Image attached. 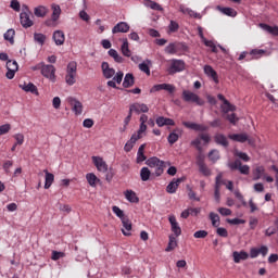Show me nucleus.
Instances as JSON below:
<instances>
[{
    "instance_id": "nucleus-1",
    "label": "nucleus",
    "mask_w": 278,
    "mask_h": 278,
    "mask_svg": "<svg viewBox=\"0 0 278 278\" xmlns=\"http://www.w3.org/2000/svg\"><path fill=\"white\" fill-rule=\"evenodd\" d=\"M76 77H77V63L70 62L66 68L65 84H67V86H75V83L77 81Z\"/></svg>"
},
{
    "instance_id": "nucleus-2",
    "label": "nucleus",
    "mask_w": 278,
    "mask_h": 278,
    "mask_svg": "<svg viewBox=\"0 0 278 278\" xmlns=\"http://www.w3.org/2000/svg\"><path fill=\"white\" fill-rule=\"evenodd\" d=\"M182 101H185L186 103H194L195 105H199V106L205 105V100L201 99L199 94L190 90L182 91Z\"/></svg>"
},
{
    "instance_id": "nucleus-3",
    "label": "nucleus",
    "mask_w": 278,
    "mask_h": 278,
    "mask_svg": "<svg viewBox=\"0 0 278 278\" xmlns=\"http://www.w3.org/2000/svg\"><path fill=\"white\" fill-rule=\"evenodd\" d=\"M201 140L204 141V144H210L212 138L208 134H200L195 139H193L190 144L194 147L199 153H203V147H201Z\"/></svg>"
},
{
    "instance_id": "nucleus-4",
    "label": "nucleus",
    "mask_w": 278,
    "mask_h": 278,
    "mask_svg": "<svg viewBox=\"0 0 278 278\" xmlns=\"http://www.w3.org/2000/svg\"><path fill=\"white\" fill-rule=\"evenodd\" d=\"M230 170H239L241 175H249L251 173V167L249 165H242V161L236 160L228 164Z\"/></svg>"
},
{
    "instance_id": "nucleus-5",
    "label": "nucleus",
    "mask_w": 278,
    "mask_h": 278,
    "mask_svg": "<svg viewBox=\"0 0 278 278\" xmlns=\"http://www.w3.org/2000/svg\"><path fill=\"white\" fill-rule=\"evenodd\" d=\"M67 103L72 105V111L76 114V116H79L84 113V104L76 98L68 97Z\"/></svg>"
},
{
    "instance_id": "nucleus-6",
    "label": "nucleus",
    "mask_w": 278,
    "mask_h": 278,
    "mask_svg": "<svg viewBox=\"0 0 278 278\" xmlns=\"http://www.w3.org/2000/svg\"><path fill=\"white\" fill-rule=\"evenodd\" d=\"M7 79H14V75L18 72V63L16 61L9 60L7 62Z\"/></svg>"
},
{
    "instance_id": "nucleus-7",
    "label": "nucleus",
    "mask_w": 278,
    "mask_h": 278,
    "mask_svg": "<svg viewBox=\"0 0 278 278\" xmlns=\"http://www.w3.org/2000/svg\"><path fill=\"white\" fill-rule=\"evenodd\" d=\"M41 75H43V77L47 79H50V81H55V66L43 64Z\"/></svg>"
},
{
    "instance_id": "nucleus-8",
    "label": "nucleus",
    "mask_w": 278,
    "mask_h": 278,
    "mask_svg": "<svg viewBox=\"0 0 278 278\" xmlns=\"http://www.w3.org/2000/svg\"><path fill=\"white\" fill-rule=\"evenodd\" d=\"M181 71H186V62L181 60H173L169 67V75H175V73H181Z\"/></svg>"
},
{
    "instance_id": "nucleus-9",
    "label": "nucleus",
    "mask_w": 278,
    "mask_h": 278,
    "mask_svg": "<svg viewBox=\"0 0 278 278\" xmlns=\"http://www.w3.org/2000/svg\"><path fill=\"white\" fill-rule=\"evenodd\" d=\"M266 177V168L262 165H257L252 169V179L253 181H260Z\"/></svg>"
},
{
    "instance_id": "nucleus-10",
    "label": "nucleus",
    "mask_w": 278,
    "mask_h": 278,
    "mask_svg": "<svg viewBox=\"0 0 278 278\" xmlns=\"http://www.w3.org/2000/svg\"><path fill=\"white\" fill-rule=\"evenodd\" d=\"M160 90H166V92H169V94H173V92H175V85H170V84L154 85L150 89V92H160Z\"/></svg>"
},
{
    "instance_id": "nucleus-11",
    "label": "nucleus",
    "mask_w": 278,
    "mask_h": 278,
    "mask_svg": "<svg viewBox=\"0 0 278 278\" xmlns=\"http://www.w3.org/2000/svg\"><path fill=\"white\" fill-rule=\"evenodd\" d=\"M228 138L230 140H233V142H241V143L249 142V144H253V140L249 139V135H247L245 132L232 134V135H229Z\"/></svg>"
},
{
    "instance_id": "nucleus-12",
    "label": "nucleus",
    "mask_w": 278,
    "mask_h": 278,
    "mask_svg": "<svg viewBox=\"0 0 278 278\" xmlns=\"http://www.w3.org/2000/svg\"><path fill=\"white\" fill-rule=\"evenodd\" d=\"M101 68L105 79H112L116 75V70L110 67L109 62H102Z\"/></svg>"
},
{
    "instance_id": "nucleus-13",
    "label": "nucleus",
    "mask_w": 278,
    "mask_h": 278,
    "mask_svg": "<svg viewBox=\"0 0 278 278\" xmlns=\"http://www.w3.org/2000/svg\"><path fill=\"white\" fill-rule=\"evenodd\" d=\"M92 162L100 173H108V163L101 156H92Z\"/></svg>"
},
{
    "instance_id": "nucleus-14",
    "label": "nucleus",
    "mask_w": 278,
    "mask_h": 278,
    "mask_svg": "<svg viewBox=\"0 0 278 278\" xmlns=\"http://www.w3.org/2000/svg\"><path fill=\"white\" fill-rule=\"evenodd\" d=\"M168 220L174 236H176V238H179V236H181V227L179 226V223H177V218L175 217V215H170L168 217Z\"/></svg>"
},
{
    "instance_id": "nucleus-15",
    "label": "nucleus",
    "mask_w": 278,
    "mask_h": 278,
    "mask_svg": "<svg viewBox=\"0 0 278 278\" xmlns=\"http://www.w3.org/2000/svg\"><path fill=\"white\" fill-rule=\"evenodd\" d=\"M220 184L225 185V180H223V174H219L216 176L215 179V201H217V203H220Z\"/></svg>"
},
{
    "instance_id": "nucleus-16",
    "label": "nucleus",
    "mask_w": 278,
    "mask_h": 278,
    "mask_svg": "<svg viewBox=\"0 0 278 278\" xmlns=\"http://www.w3.org/2000/svg\"><path fill=\"white\" fill-rule=\"evenodd\" d=\"M31 13H27V12H22L20 14V21H21V25L23 27H25V29L31 27L34 25V21H31V18L29 17Z\"/></svg>"
},
{
    "instance_id": "nucleus-17",
    "label": "nucleus",
    "mask_w": 278,
    "mask_h": 278,
    "mask_svg": "<svg viewBox=\"0 0 278 278\" xmlns=\"http://www.w3.org/2000/svg\"><path fill=\"white\" fill-rule=\"evenodd\" d=\"M130 112H136V114H140L142 112L143 114H147L149 112V106L144 103H132L129 106Z\"/></svg>"
},
{
    "instance_id": "nucleus-18",
    "label": "nucleus",
    "mask_w": 278,
    "mask_h": 278,
    "mask_svg": "<svg viewBox=\"0 0 278 278\" xmlns=\"http://www.w3.org/2000/svg\"><path fill=\"white\" fill-rule=\"evenodd\" d=\"M184 181V178H174L166 187V192L168 194H175L177 192V188H179V184Z\"/></svg>"
},
{
    "instance_id": "nucleus-19",
    "label": "nucleus",
    "mask_w": 278,
    "mask_h": 278,
    "mask_svg": "<svg viewBox=\"0 0 278 278\" xmlns=\"http://www.w3.org/2000/svg\"><path fill=\"white\" fill-rule=\"evenodd\" d=\"M129 29L130 27L129 24H127V22H119L113 27L112 34H127Z\"/></svg>"
},
{
    "instance_id": "nucleus-20",
    "label": "nucleus",
    "mask_w": 278,
    "mask_h": 278,
    "mask_svg": "<svg viewBox=\"0 0 278 278\" xmlns=\"http://www.w3.org/2000/svg\"><path fill=\"white\" fill-rule=\"evenodd\" d=\"M216 10H218V12L225 16H230L231 18H236V16H238V11H236L233 8L217 5Z\"/></svg>"
},
{
    "instance_id": "nucleus-21",
    "label": "nucleus",
    "mask_w": 278,
    "mask_h": 278,
    "mask_svg": "<svg viewBox=\"0 0 278 278\" xmlns=\"http://www.w3.org/2000/svg\"><path fill=\"white\" fill-rule=\"evenodd\" d=\"M184 127H187V129H193V131H207V126L197 124V123H191V122H184L182 123Z\"/></svg>"
},
{
    "instance_id": "nucleus-22",
    "label": "nucleus",
    "mask_w": 278,
    "mask_h": 278,
    "mask_svg": "<svg viewBox=\"0 0 278 278\" xmlns=\"http://www.w3.org/2000/svg\"><path fill=\"white\" fill-rule=\"evenodd\" d=\"M52 38L58 47H61V45H64V41L66 40V37L64 36V31L62 30H55L53 33Z\"/></svg>"
},
{
    "instance_id": "nucleus-23",
    "label": "nucleus",
    "mask_w": 278,
    "mask_h": 278,
    "mask_svg": "<svg viewBox=\"0 0 278 278\" xmlns=\"http://www.w3.org/2000/svg\"><path fill=\"white\" fill-rule=\"evenodd\" d=\"M20 88H22V90H24V92H30L31 94H36V97H38V94H40L38 92V87H36V85H34L33 83L20 85Z\"/></svg>"
},
{
    "instance_id": "nucleus-24",
    "label": "nucleus",
    "mask_w": 278,
    "mask_h": 278,
    "mask_svg": "<svg viewBox=\"0 0 278 278\" xmlns=\"http://www.w3.org/2000/svg\"><path fill=\"white\" fill-rule=\"evenodd\" d=\"M232 257H233V262L235 264H240V262L244 261V260H249V253H247L245 251H235L232 253Z\"/></svg>"
},
{
    "instance_id": "nucleus-25",
    "label": "nucleus",
    "mask_w": 278,
    "mask_h": 278,
    "mask_svg": "<svg viewBox=\"0 0 278 278\" xmlns=\"http://www.w3.org/2000/svg\"><path fill=\"white\" fill-rule=\"evenodd\" d=\"M122 233H124V236H131V222L128 217L122 219Z\"/></svg>"
},
{
    "instance_id": "nucleus-26",
    "label": "nucleus",
    "mask_w": 278,
    "mask_h": 278,
    "mask_svg": "<svg viewBox=\"0 0 278 278\" xmlns=\"http://www.w3.org/2000/svg\"><path fill=\"white\" fill-rule=\"evenodd\" d=\"M204 73L207 75V77H211L215 84H218V74L215 72L214 67L212 65H205L204 66Z\"/></svg>"
},
{
    "instance_id": "nucleus-27",
    "label": "nucleus",
    "mask_w": 278,
    "mask_h": 278,
    "mask_svg": "<svg viewBox=\"0 0 278 278\" xmlns=\"http://www.w3.org/2000/svg\"><path fill=\"white\" fill-rule=\"evenodd\" d=\"M34 14L37 18H45L49 14V9L45 5H39L34 9Z\"/></svg>"
},
{
    "instance_id": "nucleus-28",
    "label": "nucleus",
    "mask_w": 278,
    "mask_h": 278,
    "mask_svg": "<svg viewBox=\"0 0 278 278\" xmlns=\"http://www.w3.org/2000/svg\"><path fill=\"white\" fill-rule=\"evenodd\" d=\"M143 5L150 8V10H156V12H164V8L153 0H143Z\"/></svg>"
},
{
    "instance_id": "nucleus-29",
    "label": "nucleus",
    "mask_w": 278,
    "mask_h": 278,
    "mask_svg": "<svg viewBox=\"0 0 278 278\" xmlns=\"http://www.w3.org/2000/svg\"><path fill=\"white\" fill-rule=\"evenodd\" d=\"M258 26L264 31H267V34H271V36H278V26H270V25L265 24V23H261V24H258Z\"/></svg>"
},
{
    "instance_id": "nucleus-30",
    "label": "nucleus",
    "mask_w": 278,
    "mask_h": 278,
    "mask_svg": "<svg viewBox=\"0 0 278 278\" xmlns=\"http://www.w3.org/2000/svg\"><path fill=\"white\" fill-rule=\"evenodd\" d=\"M138 140H140V136H136V134H134L130 138V140H128L124 147V151H126V153H129V151H131V149H134V146L136 144V142H138Z\"/></svg>"
},
{
    "instance_id": "nucleus-31",
    "label": "nucleus",
    "mask_w": 278,
    "mask_h": 278,
    "mask_svg": "<svg viewBox=\"0 0 278 278\" xmlns=\"http://www.w3.org/2000/svg\"><path fill=\"white\" fill-rule=\"evenodd\" d=\"M134 84H136V78L134 77V74H126L123 81V88H131Z\"/></svg>"
},
{
    "instance_id": "nucleus-32",
    "label": "nucleus",
    "mask_w": 278,
    "mask_h": 278,
    "mask_svg": "<svg viewBox=\"0 0 278 278\" xmlns=\"http://www.w3.org/2000/svg\"><path fill=\"white\" fill-rule=\"evenodd\" d=\"M43 173L46 175L45 189L49 190V188H51V186L53 185V181H55V176L49 173V170L47 169H45Z\"/></svg>"
},
{
    "instance_id": "nucleus-33",
    "label": "nucleus",
    "mask_w": 278,
    "mask_h": 278,
    "mask_svg": "<svg viewBox=\"0 0 278 278\" xmlns=\"http://www.w3.org/2000/svg\"><path fill=\"white\" fill-rule=\"evenodd\" d=\"M214 141L216 142V144H220V147H229V141L227 140V137L223 134L215 135Z\"/></svg>"
},
{
    "instance_id": "nucleus-34",
    "label": "nucleus",
    "mask_w": 278,
    "mask_h": 278,
    "mask_svg": "<svg viewBox=\"0 0 278 278\" xmlns=\"http://www.w3.org/2000/svg\"><path fill=\"white\" fill-rule=\"evenodd\" d=\"M125 197L129 203H139L140 199L138 195L134 192V190H126Z\"/></svg>"
},
{
    "instance_id": "nucleus-35",
    "label": "nucleus",
    "mask_w": 278,
    "mask_h": 278,
    "mask_svg": "<svg viewBox=\"0 0 278 278\" xmlns=\"http://www.w3.org/2000/svg\"><path fill=\"white\" fill-rule=\"evenodd\" d=\"M52 10V21H58L60 18V14H62V9L60 8L59 4L53 3L51 5Z\"/></svg>"
},
{
    "instance_id": "nucleus-36",
    "label": "nucleus",
    "mask_w": 278,
    "mask_h": 278,
    "mask_svg": "<svg viewBox=\"0 0 278 278\" xmlns=\"http://www.w3.org/2000/svg\"><path fill=\"white\" fill-rule=\"evenodd\" d=\"M175 249H177V238H175V236H169V241H168V245L165 249V251L167 253H170V251H175Z\"/></svg>"
},
{
    "instance_id": "nucleus-37",
    "label": "nucleus",
    "mask_w": 278,
    "mask_h": 278,
    "mask_svg": "<svg viewBox=\"0 0 278 278\" xmlns=\"http://www.w3.org/2000/svg\"><path fill=\"white\" fill-rule=\"evenodd\" d=\"M34 40H35V42L40 45V47H42L45 45V42H47V35H45L42 33H35Z\"/></svg>"
},
{
    "instance_id": "nucleus-38",
    "label": "nucleus",
    "mask_w": 278,
    "mask_h": 278,
    "mask_svg": "<svg viewBox=\"0 0 278 278\" xmlns=\"http://www.w3.org/2000/svg\"><path fill=\"white\" fill-rule=\"evenodd\" d=\"M109 55H110L111 58H113V60H114L115 62H117V64H123L124 59H123V56H121V55L118 54V51H116L115 49H110V50H109Z\"/></svg>"
},
{
    "instance_id": "nucleus-39",
    "label": "nucleus",
    "mask_w": 278,
    "mask_h": 278,
    "mask_svg": "<svg viewBox=\"0 0 278 278\" xmlns=\"http://www.w3.org/2000/svg\"><path fill=\"white\" fill-rule=\"evenodd\" d=\"M121 49L123 55H125L126 58H131V50H129V41H127V39H124Z\"/></svg>"
},
{
    "instance_id": "nucleus-40",
    "label": "nucleus",
    "mask_w": 278,
    "mask_h": 278,
    "mask_svg": "<svg viewBox=\"0 0 278 278\" xmlns=\"http://www.w3.org/2000/svg\"><path fill=\"white\" fill-rule=\"evenodd\" d=\"M14 36H16V31L12 28L8 29L4 34V40H8L10 45H14Z\"/></svg>"
},
{
    "instance_id": "nucleus-41",
    "label": "nucleus",
    "mask_w": 278,
    "mask_h": 278,
    "mask_svg": "<svg viewBox=\"0 0 278 278\" xmlns=\"http://www.w3.org/2000/svg\"><path fill=\"white\" fill-rule=\"evenodd\" d=\"M144 147L146 144H141L137 152V163L140 164V162H144L147 160V156L144 155Z\"/></svg>"
},
{
    "instance_id": "nucleus-42",
    "label": "nucleus",
    "mask_w": 278,
    "mask_h": 278,
    "mask_svg": "<svg viewBox=\"0 0 278 278\" xmlns=\"http://www.w3.org/2000/svg\"><path fill=\"white\" fill-rule=\"evenodd\" d=\"M208 159L211 162H213V164H216V162L220 160V152L218 150H211L208 153Z\"/></svg>"
},
{
    "instance_id": "nucleus-43",
    "label": "nucleus",
    "mask_w": 278,
    "mask_h": 278,
    "mask_svg": "<svg viewBox=\"0 0 278 278\" xmlns=\"http://www.w3.org/2000/svg\"><path fill=\"white\" fill-rule=\"evenodd\" d=\"M86 179L89 186H91L92 188H94V186H97V181H99V178H97V175H94L93 173L87 174Z\"/></svg>"
},
{
    "instance_id": "nucleus-44",
    "label": "nucleus",
    "mask_w": 278,
    "mask_h": 278,
    "mask_svg": "<svg viewBox=\"0 0 278 278\" xmlns=\"http://www.w3.org/2000/svg\"><path fill=\"white\" fill-rule=\"evenodd\" d=\"M140 177L142 181H149L150 177H151V170L149 169V167H142L140 170Z\"/></svg>"
},
{
    "instance_id": "nucleus-45",
    "label": "nucleus",
    "mask_w": 278,
    "mask_h": 278,
    "mask_svg": "<svg viewBox=\"0 0 278 278\" xmlns=\"http://www.w3.org/2000/svg\"><path fill=\"white\" fill-rule=\"evenodd\" d=\"M210 220L213 225V227H218L220 225V216L218 214L211 212L210 213Z\"/></svg>"
},
{
    "instance_id": "nucleus-46",
    "label": "nucleus",
    "mask_w": 278,
    "mask_h": 278,
    "mask_svg": "<svg viewBox=\"0 0 278 278\" xmlns=\"http://www.w3.org/2000/svg\"><path fill=\"white\" fill-rule=\"evenodd\" d=\"M162 161H160V159L153 156L150 157L146 164L150 167V168H155Z\"/></svg>"
},
{
    "instance_id": "nucleus-47",
    "label": "nucleus",
    "mask_w": 278,
    "mask_h": 278,
    "mask_svg": "<svg viewBox=\"0 0 278 278\" xmlns=\"http://www.w3.org/2000/svg\"><path fill=\"white\" fill-rule=\"evenodd\" d=\"M222 110L223 112H225V114H227L228 112H236V105L230 104L229 101H225Z\"/></svg>"
},
{
    "instance_id": "nucleus-48",
    "label": "nucleus",
    "mask_w": 278,
    "mask_h": 278,
    "mask_svg": "<svg viewBox=\"0 0 278 278\" xmlns=\"http://www.w3.org/2000/svg\"><path fill=\"white\" fill-rule=\"evenodd\" d=\"M164 168H166V163L161 161V163L155 167V175L160 177L164 173Z\"/></svg>"
},
{
    "instance_id": "nucleus-49",
    "label": "nucleus",
    "mask_w": 278,
    "mask_h": 278,
    "mask_svg": "<svg viewBox=\"0 0 278 278\" xmlns=\"http://www.w3.org/2000/svg\"><path fill=\"white\" fill-rule=\"evenodd\" d=\"M112 211L114 212V214L116 215L117 218H121V220H123V218H127V216H125V212H123V210H121V207L113 206Z\"/></svg>"
},
{
    "instance_id": "nucleus-50",
    "label": "nucleus",
    "mask_w": 278,
    "mask_h": 278,
    "mask_svg": "<svg viewBox=\"0 0 278 278\" xmlns=\"http://www.w3.org/2000/svg\"><path fill=\"white\" fill-rule=\"evenodd\" d=\"M168 29L170 34H175V31H179V23L172 20L169 22Z\"/></svg>"
},
{
    "instance_id": "nucleus-51",
    "label": "nucleus",
    "mask_w": 278,
    "mask_h": 278,
    "mask_svg": "<svg viewBox=\"0 0 278 278\" xmlns=\"http://www.w3.org/2000/svg\"><path fill=\"white\" fill-rule=\"evenodd\" d=\"M12 166H14V161H4L2 168L7 175H10Z\"/></svg>"
},
{
    "instance_id": "nucleus-52",
    "label": "nucleus",
    "mask_w": 278,
    "mask_h": 278,
    "mask_svg": "<svg viewBox=\"0 0 278 278\" xmlns=\"http://www.w3.org/2000/svg\"><path fill=\"white\" fill-rule=\"evenodd\" d=\"M199 170L200 173H202V175H204V177H210V175H212V170H210V167H207V165H200L199 166Z\"/></svg>"
},
{
    "instance_id": "nucleus-53",
    "label": "nucleus",
    "mask_w": 278,
    "mask_h": 278,
    "mask_svg": "<svg viewBox=\"0 0 278 278\" xmlns=\"http://www.w3.org/2000/svg\"><path fill=\"white\" fill-rule=\"evenodd\" d=\"M65 256L66 254H64V252L52 251L51 260H53V262H58V260H62V257Z\"/></svg>"
},
{
    "instance_id": "nucleus-54",
    "label": "nucleus",
    "mask_w": 278,
    "mask_h": 278,
    "mask_svg": "<svg viewBox=\"0 0 278 278\" xmlns=\"http://www.w3.org/2000/svg\"><path fill=\"white\" fill-rule=\"evenodd\" d=\"M177 140H179V135H177V132H170L167 137V141L170 143V144H175V142H177Z\"/></svg>"
},
{
    "instance_id": "nucleus-55",
    "label": "nucleus",
    "mask_w": 278,
    "mask_h": 278,
    "mask_svg": "<svg viewBox=\"0 0 278 278\" xmlns=\"http://www.w3.org/2000/svg\"><path fill=\"white\" fill-rule=\"evenodd\" d=\"M10 8L14 10V12H21V2H18V0H11Z\"/></svg>"
},
{
    "instance_id": "nucleus-56",
    "label": "nucleus",
    "mask_w": 278,
    "mask_h": 278,
    "mask_svg": "<svg viewBox=\"0 0 278 278\" xmlns=\"http://www.w3.org/2000/svg\"><path fill=\"white\" fill-rule=\"evenodd\" d=\"M205 165V155H203V152H199L197 155V166H203Z\"/></svg>"
},
{
    "instance_id": "nucleus-57",
    "label": "nucleus",
    "mask_w": 278,
    "mask_h": 278,
    "mask_svg": "<svg viewBox=\"0 0 278 278\" xmlns=\"http://www.w3.org/2000/svg\"><path fill=\"white\" fill-rule=\"evenodd\" d=\"M193 238L203 239L207 238V230H198L193 233Z\"/></svg>"
},
{
    "instance_id": "nucleus-58",
    "label": "nucleus",
    "mask_w": 278,
    "mask_h": 278,
    "mask_svg": "<svg viewBox=\"0 0 278 278\" xmlns=\"http://www.w3.org/2000/svg\"><path fill=\"white\" fill-rule=\"evenodd\" d=\"M264 53H266V50L253 49V50H251L250 55H254L255 58H262V55H264Z\"/></svg>"
},
{
    "instance_id": "nucleus-59",
    "label": "nucleus",
    "mask_w": 278,
    "mask_h": 278,
    "mask_svg": "<svg viewBox=\"0 0 278 278\" xmlns=\"http://www.w3.org/2000/svg\"><path fill=\"white\" fill-rule=\"evenodd\" d=\"M139 70L142 73H146V75H151V70L149 68V65L144 62L139 64Z\"/></svg>"
},
{
    "instance_id": "nucleus-60",
    "label": "nucleus",
    "mask_w": 278,
    "mask_h": 278,
    "mask_svg": "<svg viewBox=\"0 0 278 278\" xmlns=\"http://www.w3.org/2000/svg\"><path fill=\"white\" fill-rule=\"evenodd\" d=\"M124 76H125V74L123 72H117L115 74V76L113 77L114 83L115 84H122Z\"/></svg>"
},
{
    "instance_id": "nucleus-61",
    "label": "nucleus",
    "mask_w": 278,
    "mask_h": 278,
    "mask_svg": "<svg viewBox=\"0 0 278 278\" xmlns=\"http://www.w3.org/2000/svg\"><path fill=\"white\" fill-rule=\"evenodd\" d=\"M165 51L169 53L170 55L177 53V47H175V43H169L166 48Z\"/></svg>"
},
{
    "instance_id": "nucleus-62",
    "label": "nucleus",
    "mask_w": 278,
    "mask_h": 278,
    "mask_svg": "<svg viewBox=\"0 0 278 278\" xmlns=\"http://www.w3.org/2000/svg\"><path fill=\"white\" fill-rule=\"evenodd\" d=\"M12 129V126L10 124H4L0 126V136H4V134H8Z\"/></svg>"
},
{
    "instance_id": "nucleus-63",
    "label": "nucleus",
    "mask_w": 278,
    "mask_h": 278,
    "mask_svg": "<svg viewBox=\"0 0 278 278\" xmlns=\"http://www.w3.org/2000/svg\"><path fill=\"white\" fill-rule=\"evenodd\" d=\"M222 216H231V210L227 207H219L217 210Z\"/></svg>"
},
{
    "instance_id": "nucleus-64",
    "label": "nucleus",
    "mask_w": 278,
    "mask_h": 278,
    "mask_svg": "<svg viewBox=\"0 0 278 278\" xmlns=\"http://www.w3.org/2000/svg\"><path fill=\"white\" fill-rule=\"evenodd\" d=\"M216 233L220 236V238H227V236H229V232L223 227L217 228Z\"/></svg>"
}]
</instances>
